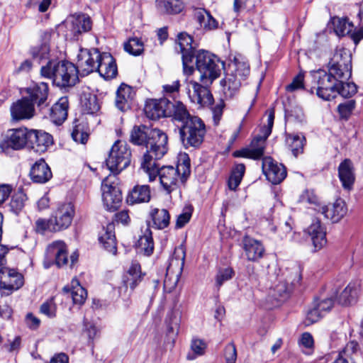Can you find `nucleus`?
<instances>
[{
  "mask_svg": "<svg viewBox=\"0 0 363 363\" xmlns=\"http://www.w3.org/2000/svg\"><path fill=\"white\" fill-rule=\"evenodd\" d=\"M130 142L146 147L141 166L152 158H162L168 150L167 134L158 128H150L146 125H135L130 133Z\"/></svg>",
  "mask_w": 363,
  "mask_h": 363,
  "instance_id": "f257e3e1",
  "label": "nucleus"
},
{
  "mask_svg": "<svg viewBox=\"0 0 363 363\" xmlns=\"http://www.w3.org/2000/svg\"><path fill=\"white\" fill-rule=\"evenodd\" d=\"M159 159H152L145 165L141 167L148 174L149 181H154L158 176L160 184L163 190L168 194L177 191L179 184L184 183L190 174L189 160L185 159L179 162L177 167L172 166H164L158 167L157 161Z\"/></svg>",
  "mask_w": 363,
  "mask_h": 363,
  "instance_id": "f03ea898",
  "label": "nucleus"
},
{
  "mask_svg": "<svg viewBox=\"0 0 363 363\" xmlns=\"http://www.w3.org/2000/svg\"><path fill=\"white\" fill-rule=\"evenodd\" d=\"M40 74L43 77L52 79L57 86H74L78 81V70L76 66L67 61L55 62L48 60L42 66Z\"/></svg>",
  "mask_w": 363,
  "mask_h": 363,
  "instance_id": "7ed1b4c3",
  "label": "nucleus"
},
{
  "mask_svg": "<svg viewBox=\"0 0 363 363\" xmlns=\"http://www.w3.org/2000/svg\"><path fill=\"white\" fill-rule=\"evenodd\" d=\"M196 68L199 72V81L206 85H211L217 79L223 68L224 64L216 55L199 50L194 55Z\"/></svg>",
  "mask_w": 363,
  "mask_h": 363,
  "instance_id": "20e7f679",
  "label": "nucleus"
},
{
  "mask_svg": "<svg viewBox=\"0 0 363 363\" xmlns=\"http://www.w3.org/2000/svg\"><path fill=\"white\" fill-rule=\"evenodd\" d=\"M206 133V125L198 116L185 121L179 128L181 140L186 148L199 147L203 141Z\"/></svg>",
  "mask_w": 363,
  "mask_h": 363,
  "instance_id": "39448f33",
  "label": "nucleus"
},
{
  "mask_svg": "<svg viewBox=\"0 0 363 363\" xmlns=\"http://www.w3.org/2000/svg\"><path fill=\"white\" fill-rule=\"evenodd\" d=\"M314 86L311 92L315 90L317 96L325 101H330L337 96V81L323 69L311 72Z\"/></svg>",
  "mask_w": 363,
  "mask_h": 363,
  "instance_id": "423d86ee",
  "label": "nucleus"
},
{
  "mask_svg": "<svg viewBox=\"0 0 363 363\" xmlns=\"http://www.w3.org/2000/svg\"><path fill=\"white\" fill-rule=\"evenodd\" d=\"M131 151L123 141L117 140L112 145L106 164L112 175H116L130 163Z\"/></svg>",
  "mask_w": 363,
  "mask_h": 363,
  "instance_id": "0eeeda50",
  "label": "nucleus"
},
{
  "mask_svg": "<svg viewBox=\"0 0 363 363\" xmlns=\"http://www.w3.org/2000/svg\"><path fill=\"white\" fill-rule=\"evenodd\" d=\"M185 261V250L182 247H177L167 268L164 280V288L170 292L174 289L179 280Z\"/></svg>",
  "mask_w": 363,
  "mask_h": 363,
  "instance_id": "6e6552de",
  "label": "nucleus"
},
{
  "mask_svg": "<svg viewBox=\"0 0 363 363\" xmlns=\"http://www.w3.org/2000/svg\"><path fill=\"white\" fill-rule=\"evenodd\" d=\"M103 202L109 211H115L122 201V193L115 175H108L101 184Z\"/></svg>",
  "mask_w": 363,
  "mask_h": 363,
  "instance_id": "1a4fd4ad",
  "label": "nucleus"
},
{
  "mask_svg": "<svg viewBox=\"0 0 363 363\" xmlns=\"http://www.w3.org/2000/svg\"><path fill=\"white\" fill-rule=\"evenodd\" d=\"M301 275L298 269L291 272L284 280H279L269 290V296L277 302H281L288 298L294 287L300 284Z\"/></svg>",
  "mask_w": 363,
  "mask_h": 363,
  "instance_id": "9d476101",
  "label": "nucleus"
},
{
  "mask_svg": "<svg viewBox=\"0 0 363 363\" xmlns=\"http://www.w3.org/2000/svg\"><path fill=\"white\" fill-rule=\"evenodd\" d=\"M101 53L98 49H81L77 55L76 67L79 74L86 76L96 72L99 68V62Z\"/></svg>",
  "mask_w": 363,
  "mask_h": 363,
  "instance_id": "9b49d317",
  "label": "nucleus"
},
{
  "mask_svg": "<svg viewBox=\"0 0 363 363\" xmlns=\"http://www.w3.org/2000/svg\"><path fill=\"white\" fill-rule=\"evenodd\" d=\"M24 284L21 274L14 269L8 267L0 268V289L3 293L9 295L13 291L19 289Z\"/></svg>",
  "mask_w": 363,
  "mask_h": 363,
  "instance_id": "f8f14e48",
  "label": "nucleus"
},
{
  "mask_svg": "<svg viewBox=\"0 0 363 363\" xmlns=\"http://www.w3.org/2000/svg\"><path fill=\"white\" fill-rule=\"evenodd\" d=\"M28 133L29 130L27 128H16L9 130L4 140L0 143V147L2 150L8 148L13 150H21L25 147L28 146Z\"/></svg>",
  "mask_w": 363,
  "mask_h": 363,
  "instance_id": "ddd939ff",
  "label": "nucleus"
},
{
  "mask_svg": "<svg viewBox=\"0 0 363 363\" xmlns=\"http://www.w3.org/2000/svg\"><path fill=\"white\" fill-rule=\"evenodd\" d=\"M262 168L267 179L274 184L281 183L286 177L285 167L270 157L262 159Z\"/></svg>",
  "mask_w": 363,
  "mask_h": 363,
  "instance_id": "4468645a",
  "label": "nucleus"
},
{
  "mask_svg": "<svg viewBox=\"0 0 363 363\" xmlns=\"http://www.w3.org/2000/svg\"><path fill=\"white\" fill-rule=\"evenodd\" d=\"M208 85L199 84L195 81H190L187 85V94L191 102L201 106L210 105L213 102V96L207 86Z\"/></svg>",
  "mask_w": 363,
  "mask_h": 363,
  "instance_id": "2eb2a0df",
  "label": "nucleus"
},
{
  "mask_svg": "<svg viewBox=\"0 0 363 363\" xmlns=\"http://www.w3.org/2000/svg\"><path fill=\"white\" fill-rule=\"evenodd\" d=\"M74 215V206L71 203L61 204L56 210L55 215L51 218L55 225L54 230L60 231L67 228L72 223Z\"/></svg>",
  "mask_w": 363,
  "mask_h": 363,
  "instance_id": "dca6fc26",
  "label": "nucleus"
},
{
  "mask_svg": "<svg viewBox=\"0 0 363 363\" xmlns=\"http://www.w3.org/2000/svg\"><path fill=\"white\" fill-rule=\"evenodd\" d=\"M267 139V137L263 135H257L252 140L249 147L235 151L233 155L235 157L258 160L264 155Z\"/></svg>",
  "mask_w": 363,
  "mask_h": 363,
  "instance_id": "f3484780",
  "label": "nucleus"
},
{
  "mask_svg": "<svg viewBox=\"0 0 363 363\" xmlns=\"http://www.w3.org/2000/svg\"><path fill=\"white\" fill-rule=\"evenodd\" d=\"M65 26L70 32V37L76 38L79 34L91 28L90 18L84 14L74 15L67 18Z\"/></svg>",
  "mask_w": 363,
  "mask_h": 363,
  "instance_id": "a211bd4d",
  "label": "nucleus"
},
{
  "mask_svg": "<svg viewBox=\"0 0 363 363\" xmlns=\"http://www.w3.org/2000/svg\"><path fill=\"white\" fill-rule=\"evenodd\" d=\"M52 143V137L49 133L43 130H29L28 147L35 152H45Z\"/></svg>",
  "mask_w": 363,
  "mask_h": 363,
  "instance_id": "6ab92c4d",
  "label": "nucleus"
},
{
  "mask_svg": "<svg viewBox=\"0 0 363 363\" xmlns=\"http://www.w3.org/2000/svg\"><path fill=\"white\" fill-rule=\"evenodd\" d=\"M34 113L33 104L28 97H23L11 106V115L13 121L30 119L33 117Z\"/></svg>",
  "mask_w": 363,
  "mask_h": 363,
  "instance_id": "aec40b11",
  "label": "nucleus"
},
{
  "mask_svg": "<svg viewBox=\"0 0 363 363\" xmlns=\"http://www.w3.org/2000/svg\"><path fill=\"white\" fill-rule=\"evenodd\" d=\"M315 210L333 223L340 220L347 213L345 203L342 199H337L329 206H318Z\"/></svg>",
  "mask_w": 363,
  "mask_h": 363,
  "instance_id": "412c9836",
  "label": "nucleus"
},
{
  "mask_svg": "<svg viewBox=\"0 0 363 363\" xmlns=\"http://www.w3.org/2000/svg\"><path fill=\"white\" fill-rule=\"evenodd\" d=\"M168 105L169 100L166 98L150 99L147 101L144 110L147 117L157 120L162 117H167Z\"/></svg>",
  "mask_w": 363,
  "mask_h": 363,
  "instance_id": "4be33fe9",
  "label": "nucleus"
},
{
  "mask_svg": "<svg viewBox=\"0 0 363 363\" xmlns=\"http://www.w3.org/2000/svg\"><path fill=\"white\" fill-rule=\"evenodd\" d=\"M243 250L247 260L256 262L261 259L265 252L262 243L248 235L242 238Z\"/></svg>",
  "mask_w": 363,
  "mask_h": 363,
  "instance_id": "5701e85b",
  "label": "nucleus"
},
{
  "mask_svg": "<svg viewBox=\"0 0 363 363\" xmlns=\"http://www.w3.org/2000/svg\"><path fill=\"white\" fill-rule=\"evenodd\" d=\"M46 252L48 257L55 258V263L58 267L68 263L67 247L63 241L52 242L48 246Z\"/></svg>",
  "mask_w": 363,
  "mask_h": 363,
  "instance_id": "b1692460",
  "label": "nucleus"
},
{
  "mask_svg": "<svg viewBox=\"0 0 363 363\" xmlns=\"http://www.w3.org/2000/svg\"><path fill=\"white\" fill-rule=\"evenodd\" d=\"M306 233L311 237L315 251L322 249L327 243L325 228L318 219L313 220L307 228Z\"/></svg>",
  "mask_w": 363,
  "mask_h": 363,
  "instance_id": "393cba45",
  "label": "nucleus"
},
{
  "mask_svg": "<svg viewBox=\"0 0 363 363\" xmlns=\"http://www.w3.org/2000/svg\"><path fill=\"white\" fill-rule=\"evenodd\" d=\"M26 93L30 102L36 104L38 106H43L48 99V85L47 83L41 82L39 84H33L26 89Z\"/></svg>",
  "mask_w": 363,
  "mask_h": 363,
  "instance_id": "a878e982",
  "label": "nucleus"
},
{
  "mask_svg": "<svg viewBox=\"0 0 363 363\" xmlns=\"http://www.w3.org/2000/svg\"><path fill=\"white\" fill-rule=\"evenodd\" d=\"M106 79L115 77L118 73L116 61L108 52H102L96 71Z\"/></svg>",
  "mask_w": 363,
  "mask_h": 363,
  "instance_id": "bb28decb",
  "label": "nucleus"
},
{
  "mask_svg": "<svg viewBox=\"0 0 363 363\" xmlns=\"http://www.w3.org/2000/svg\"><path fill=\"white\" fill-rule=\"evenodd\" d=\"M135 93L131 86L121 84L118 88L115 99V105L121 111H126L130 108Z\"/></svg>",
  "mask_w": 363,
  "mask_h": 363,
  "instance_id": "cd10ccee",
  "label": "nucleus"
},
{
  "mask_svg": "<svg viewBox=\"0 0 363 363\" xmlns=\"http://www.w3.org/2000/svg\"><path fill=\"white\" fill-rule=\"evenodd\" d=\"M114 230V224L113 223H109L106 227L102 228L99 235V240L100 243L108 252L113 255H116L117 252Z\"/></svg>",
  "mask_w": 363,
  "mask_h": 363,
  "instance_id": "c85d7f7f",
  "label": "nucleus"
},
{
  "mask_svg": "<svg viewBox=\"0 0 363 363\" xmlns=\"http://www.w3.org/2000/svg\"><path fill=\"white\" fill-rule=\"evenodd\" d=\"M69 101L67 96H63L50 108V118L55 124H62L67 117Z\"/></svg>",
  "mask_w": 363,
  "mask_h": 363,
  "instance_id": "c756f323",
  "label": "nucleus"
},
{
  "mask_svg": "<svg viewBox=\"0 0 363 363\" xmlns=\"http://www.w3.org/2000/svg\"><path fill=\"white\" fill-rule=\"evenodd\" d=\"M151 199L150 188L148 185H135L128 193L126 201L130 205L147 203Z\"/></svg>",
  "mask_w": 363,
  "mask_h": 363,
  "instance_id": "7c9ffc66",
  "label": "nucleus"
},
{
  "mask_svg": "<svg viewBox=\"0 0 363 363\" xmlns=\"http://www.w3.org/2000/svg\"><path fill=\"white\" fill-rule=\"evenodd\" d=\"M30 175L34 182L44 184L51 179L52 174L45 160H40L33 165Z\"/></svg>",
  "mask_w": 363,
  "mask_h": 363,
  "instance_id": "2f4dec72",
  "label": "nucleus"
},
{
  "mask_svg": "<svg viewBox=\"0 0 363 363\" xmlns=\"http://www.w3.org/2000/svg\"><path fill=\"white\" fill-rule=\"evenodd\" d=\"M143 275L141 272L140 265L137 262H133L128 272L123 277V286L130 291L134 289L141 282Z\"/></svg>",
  "mask_w": 363,
  "mask_h": 363,
  "instance_id": "473e14b6",
  "label": "nucleus"
},
{
  "mask_svg": "<svg viewBox=\"0 0 363 363\" xmlns=\"http://www.w3.org/2000/svg\"><path fill=\"white\" fill-rule=\"evenodd\" d=\"M338 175L345 189L350 190L354 182V174L350 160L345 159L338 167Z\"/></svg>",
  "mask_w": 363,
  "mask_h": 363,
  "instance_id": "72a5a7b5",
  "label": "nucleus"
},
{
  "mask_svg": "<svg viewBox=\"0 0 363 363\" xmlns=\"http://www.w3.org/2000/svg\"><path fill=\"white\" fill-rule=\"evenodd\" d=\"M360 291L359 281H352L345 288L338 296V302L342 306L352 305L357 302Z\"/></svg>",
  "mask_w": 363,
  "mask_h": 363,
  "instance_id": "f704fd0d",
  "label": "nucleus"
},
{
  "mask_svg": "<svg viewBox=\"0 0 363 363\" xmlns=\"http://www.w3.org/2000/svg\"><path fill=\"white\" fill-rule=\"evenodd\" d=\"M243 80L237 77V75L226 73L225 77L220 81L223 91L226 99L233 98L239 91Z\"/></svg>",
  "mask_w": 363,
  "mask_h": 363,
  "instance_id": "c9c22d12",
  "label": "nucleus"
},
{
  "mask_svg": "<svg viewBox=\"0 0 363 363\" xmlns=\"http://www.w3.org/2000/svg\"><path fill=\"white\" fill-rule=\"evenodd\" d=\"M167 110V117H172L173 119L181 121L183 124L185 121L194 116L190 115L186 106L179 101H170L169 100Z\"/></svg>",
  "mask_w": 363,
  "mask_h": 363,
  "instance_id": "e433bc0d",
  "label": "nucleus"
},
{
  "mask_svg": "<svg viewBox=\"0 0 363 363\" xmlns=\"http://www.w3.org/2000/svg\"><path fill=\"white\" fill-rule=\"evenodd\" d=\"M328 66L342 67L345 75L349 73V67H352V55L347 49L342 48L336 50L333 57L330 59Z\"/></svg>",
  "mask_w": 363,
  "mask_h": 363,
  "instance_id": "4c0bfd02",
  "label": "nucleus"
},
{
  "mask_svg": "<svg viewBox=\"0 0 363 363\" xmlns=\"http://www.w3.org/2000/svg\"><path fill=\"white\" fill-rule=\"evenodd\" d=\"M63 291L70 294L74 304H83L87 297L86 289L79 284L77 279H72V287L65 286Z\"/></svg>",
  "mask_w": 363,
  "mask_h": 363,
  "instance_id": "58836bf2",
  "label": "nucleus"
},
{
  "mask_svg": "<svg viewBox=\"0 0 363 363\" xmlns=\"http://www.w3.org/2000/svg\"><path fill=\"white\" fill-rule=\"evenodd\" d=\"M286 143L292 154L297 157L303 152L306 138L302 134L293 133L286 135Z\"/></svg>",
  "mask_w": 363,
  "mask_h": 363,
  "instance_id": "ea45409f",
  "label": "nucleus"
},
{
  "mask_svg": "<svg viewBox=\"0 0 363 363\" xmlns=\"http://www.w3.org/2000/svg\"><path fill=\"white\" fill-rule=\"evenodd\" d=\"M137 247L138 252L144 255L150 256L154 250V242L152 232L149 228H146L143 234L140 236L138 241Z\"/></svg>",
  "mask_w": 363,
  "mask_h": 363,
  "instance_id": "a19ab883",
  "label": "nucleus"
},
{
  "mask_svg": "<svg viewBox=\"0 0 363 363\" xmlns=\"http://www.w3.org/2000/svg\"><path fill=\"white\" fill-rule=\"evenodd\" d=\"M194 16L200 26L205 30H213L218 27L216 20L206 9H196Z\"/></svg>",
  "mask_w": 363,
  "mask_h": 363,
  "instance_id": "79ce46f5",
  "label": "nucleus"
},
{
  "mask_svg": "<svg viewBox=\"0 0 363 363\" xmlns=\"http://www.w3.org/2000/svg\"><path fill=\"white\" fill-rule=\"evenodd\" d=\"M177 41L179 52L182 56H184L186 60L188 55H194L196 54L195 48L192 44L193 38L188 33L182 32L178 34Z\"/></svg>",
  "mask_w": 363,
  "mask_h": 363,
  "instance_id": "37998d69",
  "label": "nucleus"
},
{
  "mask_svg": "<svg viewBox=\"0 0 363 363\" xmlns=\"http://www.w3.org/2000/svg\"><path fill=\"white\" fill-rule=\"evenodd\" d=\"M182 313L179 310L173 309L167 315L165 324L167 333L177 336L179 333Z\"/></svg>",
  "mask_w": 363,
  "mask_h": 363,
  "instance_id": "c03bdc74",
  "label": "nucleus"
},
{
  "mask_svg": "<svg viewBox=\"0 0 363 363\" xmlns=\"http://www.w3.org/2000/svg\"><path fill=\"white\" fill-rule=\"evenodd\" d=\"M81 105L84 113L94 114L100 109V106L96 95L91 93H84L81 96Z\"/></svg>",
  "mask_w": 363,
  "mask_h": 363,
  "instance_id": "a18cd8bd",
  "label": "nucleus"
},
{
  "mask_svg": "<svg viewBox=\"0 0 363 363\" xmlns=\"http://www.w3.org/2000/svg\"><path fill=\"white\" fill-rule=\"evenodd\" d=\"M150 216L154 225L157 229H164L169 224L170 216L167 209L154 208L152 210Z\"/></svg>",
  "mask_w": 363,
  "mask_h": 363,
  "instance_id": "49530a36",
  "label": "nucleus"
},
{
  "mask_svg": "<svg viewBox=\"0 0 363 363\" xmlns=\"http://www.w3.org/2000/svg\"><path fill=\"white\" fill-rule=\"evenodd\" d=\"M207 348L206 342L199 338L194 337L191 340L190 350L186 354L187 360H194L206 353Z\"/></svg>",
  "mask_w": 363,
  "mask_h": 363,
  "instance_id": "de8ad7c7",
  "label": "nucleus"
},
{
  "mask_svg": "<svg viewBox=\"0 0 363 363\" xmlns=\"http://www.w3.org/2000/svg\"><path fill=\"white\" fill-rule=\"evenodd\" d=\"M157 5L161 12L169 14L180 13L184 9L183 2L181 0H157Z\"/></svg>",
  "mask_w": 363,
  "mask_h": 363,
  "instance_id": "09e8293b",
  "label": "nucleus"
},
{
  "mask_svg": "<svg viewBox=\"0 0 363 363\" xmlns=\"http://www.w3.org/2000/svg\"><path fill=\"white\" fill-rule=\"evenodd\" d=\"M30 53L34 61L40 64L43 60H48L50 55V46L45 42L41 45L31 48Z\"/></svg>",
  "mask_w": 363,
  "mask_h": 363,
  "instance_id": "8fccbe9b",
  "label": "nucleus"
},
{
  "mask_svg": "<svg viewBox=\"0 0 363 363\" xmlns=\"http://www.w3.org/2000/svg\"><path fill=\"white\" fill-rule=\"evenodd\" d=\"M245 172V167L243 164H238L233 169L229 177L228 185L230 190L235 191L240 184Z\"/></svg>",
  "mask_w": 363,
  "mask_h": 363,
  "instance_id": "3c124183",
  "label": "nucleus"
},
{
  "mask_svg": "<svg viewBox=\"0 0 363 363\" xmlns=\"http://www.w3.org/2000/svg\"><path fill=\"white\" fill-rule=\"evenodd\" d=\"M360 356V351L358 343L354 341L349 342L342 352L340 353L339 357L348 359L349 362H355L357 358Z\"/></svg>",
  "mask_w": 363,
  "mask_h": 363,
  "instance_id": "603ef678",
  "label": "nucleus"
},
{
  "mask_svg": "<svg viewBox=\"0 0 363 363\" xmlns=\"http://www.w3.org/2000/svg\"><path fill=\"white\" fill-rule=\"evenodd\" d=\"M229 67L230 72L237 75V77L242 80H245L250 74V66L245 62L235 60Z\"/></svg>",
  "mask_w": 363,
  "mask_h": 363,
  "instance_id": "864d4df0",
  "label": "nucleus"
},
{
  "mask_svg": "<svg viewBox=\"0 0 363 363\" xmlns=\"http://www.w3.org/2000/svg\"><path fill=\"white\" fill-rule=\"evenodd\" d=\"M334 30L339 36H344L351 33L353 24L347 18H337L333 22Z\"/></svg>",
  "mask_w": 363,
  "mask_h": 363,
  "instance_id": "5fc2aeb1",
  "label": "nucleus"
},
{
  "mask_svg": "<svg viewBox=\"0 0 363 363\" xmlns=\"http://www.w3.org/2000/svg\"><path fill=\"white\" fill-rule=\"evenodd\" d=\"M26 195L21 191L15 193L9 203L10 210L15 214H18L24 207Z\"/></svg>",
  "mask_w": 363,
  "mask_h": 363,
  "instance_id": "6e6d98bb",
  "label": "nucleus"
},
{
  "mask_svg": "<svg viewBox=\"0 0 363 363\" xmlns=\"http://www.w3.org/2000/svg\"><path fill=\"white\" fill-rule=\"evenodd\" d=\"M337 94H340L345 98H349L357 93V89L356 84L353 82L337 81Z\"/></svg>",
  "mask_w": 363,
  "mask_h": 363,
  "instance_id": "4d7b16f0",
  "label": "nucleus"
},
{
  "mask_svg": "<svg viewBox=\"0 0 363 363\" xmlns=\"http://www.w3.org/2000/svg\"><path fill=\"white\" fill-rule=\"evenodd\" d=\"M124 50L127 52L137 56L143 51V43L140 39L133 38L129 39V40L124 44Z\"/></svg>",
  "mask_w": 363,
  "mask_h": 363,
  "instance_id": "13d9d810",
  "label": "nucleus"
},
{
  "mask_svg": "<svg viewBox=\"0 0 363 363\" xmlns=\"http://www.w3.org/2000/svg\"><path fill=\"white\" fill-rule=\"evenodd\" d=\"M55 225L53 223L51 218L48 220L44 218H38L36 220L35 223V230L36 233L40 234H44L46 231L49 232H57V230H54Z\"/></svg>",
  "mask_w": 363,
  "mask_h": 363,
  "instance_id": "bf43d9fd",
  "label": "nucleus"
},
{
  "mask_svg": "<svg viewBox=\"0 0 363 363\" xmlns=\"http://www.w3.org/2000/svg\"><path fill=\"white\" fill-rule=\"evenodd\" d=\"M345 71L342 67L340 66H328V73L335 79L336 81H340L342 82V81L348 80L352 75V67H349V73L347 75L345 74Z\"/></svg>",
  "mask_w": 363,
  "mask_h": 363,
  "instance_id": "052dcab7",
  "label": "nucleus"
},
{
  "mask_svg": "<svg viewBox=\"0 0 363 363\" xmlns=\"http://www.w3.org/2000/svg\"><path fill=\"white\" fill-rule=\"evenodd\" d=\"M234 275L232 268L227 267L218 270L216 276V285L219 289L224 282L231 279Z\"/></svg>",
  "mask_w": 363,
  "mask_h": 363,
  "instance_id": "680f3d73",
  "label": "nucleus"
},
{
  "mask_svg": "<svg viewBox=\"0 0 363 363\" xmlns=\"http://www.w3.org/2000/svg\"><path fill=\"white\" fill-rule=\"evenodd\" d=\"M355 104L356 103L354 100H349L339 104L337 106V111L340 117L342 118L347 119L354 109Z\"/></svg>",
  "mask_w": 363,
  "mask_h": 363,
  "instance_id": "e2e57ef3",
  "label": "nucleus"
},
{
  "mask_svg": "<svg viewBox=\"0 0 363 363\" xmlns=\"http://www.w3.org/2000/svg\"><path fill=\"white\" fill-rule=\"evenodd\" d=\"M56 304L53 299L51 298L40 306V312L48 318H52L56 316Z\"/></svg>",
  "mask_w": 363,
  "mask_h": 363,
  "instance_id": "0e129e2a",
  "label": "nucleus"
},
{
  "mask_svg": "<svg viewBox=\"0 0 363 363\" xmlns=\"http://www.w3.org/2000/svg\"><path fill=\"white\" fill-rule=\"evenodd\" d=\"M323 314L318 309L313 303V308L308 311L306 318V324L310 325L318 322Z\"/></svg>",
  "mask_w": 363,
  "mask_h": 363,
  "instance_id": "69168bd1",
  "label": "nucleus"
},
{
  "mask_svg": "<svg viewBox=\"0 0 363 363\" xmlns=\"http://www.w3.org/2000/svg\"><path fill=\"white\" fill-rule=\"evenodd\" d=\"M224 357L226 363H235L237 359V350L233 343L226 345L224 350Z\"/></svg>",
  "mask_w": 363,
  "mask_h": 363,
  "instance_id": "338daca9",
  "label": "nucleus"
},
{
  "mask_svg": "<svg viewBox=\"0 0 363 363\" xmlns=\"http://www.w3.org/2000/svg\"><path fill=\"white\" fill-rule=\"evenodd\" d=\"M315 306L318 308V309L323 314L325 315L326 313L330 311L331 308L333 307L334 301L332 298H326L323 300H316L314 302Z\"/></svg>",
  "mask_w": 363,
  "mask_h": 363,
  "instance_id": "774afa93",
  "label": "nucleus"
}]
</instances>
